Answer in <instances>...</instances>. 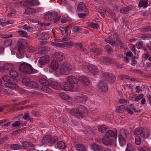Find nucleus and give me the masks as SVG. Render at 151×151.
Wrapping results in <instances>:
<instances>
[{"mask_svg":"<svg viewBox=\"0 0 151 151\" xmlns=\"http://www.w3.org/2000/svg\"><path fill=\"white\" fill-rule=\"evenodd\" d=\"M14 20H12L2 22H1V19H0V25L3 27L9 24H13L14 23Z\"/></svg>","mask_w":151,"mask_h":151,"instance_id":"obj_27","label":"nucleus"},{"mask_svg":"<svg viewBox=\"0 0 151 151\" xmlns=\"http://www.w3.org/2000/svg\"><path fill=\"white\" fill-rule=\"evenodd\" d=\"M10 75L12 77H17L18 76V73L15 70H12L9 72Z\"/></svg>","mask_w":151,"mask_h":151,"instance_id":"obj_38","label":"nucleus"},{"mask_svg":"<svg viewBox=\"0 0 151 151\" xmlns=\"http://www.w3.org/2000/svg\"><path fill=\"white\" fill-rule=\"evenodd\" d=\"M51 86L53 88L58 90H61L60 84H59L57 82L53 81L50 83Z\"/></svg>","mask_w":151,"mask_h":151,"instance_id":"obj_18","label":"nucleus"},{"mask_svg":"<svg viewBox=\"0 0 151 151\" xmlns=\"http://www.w3.org/2000/svg\"><path fill=\"white\" fill-rule=\"evenodd\" d=\"M29 81L30 79L29 78H23L22 81V82L24 84H25L27 86H29L30 83V82H29Z\"/></svg>","mask_w":151,"mask_h":151,"instance_id":"obj_39","label":"nucleus"},{"mask_svg":"<svg viewBox=\"0 0 151 151\" xmlns=\"http://www.w3.org/2000/svg\"><path fill=\"white\" fill-rule=\"evenodd\" d=\"M140 137L137 136L135 137V143L137 145H139L141 143Z\"/></svg>","mask_w":151,"mask_h":151,"instance_id":"obj_57","label":"nucleus"},{"mask_svg":"<svg viewBox=\"0 0 151 151\" xmlns=\"http://www.w3.org/2000/svg\"><path fill=\"white\" fill-rule=\"evenodd\" d=\"M85 13H79L78 14V16L80 17H83L85 16L88 15V11L84 12Z\"/></svg>","mask_w":151,"mask_h":151,"instance_id":"obj_63","label":"nucleus"},{"mask_svg":"<svg viewBox=\"0 0 151 151\" xmlns=\"http://www.w3.org/2000/svg\"><path fill=\"white\" fill-rule=\"evenodd\" d=\"M52 45H53L59 47H70L73 45V43L71 42H65L63 43L53 42L52 43Z\"/></svg>","mask_w":151,"mask_h":151,"instance_id":"obj_6","label":"nucleus"},{"mask_svg":"<svg viewBox=\"0 0 151 151\" xmlns=\"http://www.w3.org/2000/svg\"><path fill=\"white\" fill-rule=\"evenodd\" d=\"M2 79L4 81L7 82L10 81L9 76L6 75H5L3 77Z\"/></svg>","mask_w":151,"mask_h":151,"instance_id":"obj_61","label":"nucleus"},{"mask_svg":"<svg viewBox=\"0 0 151 151\" xmlns=\"http://www.w3.org/2000/svg\"><path fill=\"white\" fill-rule=\"evenodd\" d=\"M25 44L27 45H28V43L26 40L22 39L19 40V46H20L22 48L24 49L25 46Z\"/></svg>","mask_w":151,"mask_h":151,"instance_id":"obj_29","label":"nucleus"},{"mask_svg":"<svg viewBox=\"0 0 151 151\" xmlns=\"http://www.w3.org/2000/svg\"><path fill=\"white\" fill-rule=\"evenodd\" d=\"M18 32L22 37H25L27 35V33L25 31L22 30H19L18 31Z\"/></svg>","mask_w":151,"mask_h":151,"instance_id":"obj_64","label":"nucleus"},{"mask_svg":"<svg viewBox=\"0 0 151 151\" xmlns=\"http://www.w3.org/2000/svg\"><path fill=\"white\" fill-rule=\"evenodd\" d=\"M88 25L90 27H92L93 28L95 29L97 28L98 27V24L94 23L91 22L89 23Z\"/></svg>","mask_w":151,"mask_h":151,"instance_id":"obj_56","label":"nucleus"},{"mask_svg":"<svg viewBox=\"0 0 151 151\" xmlns=\"http://www.w3.org/2000/svg\"><path fill=\"white\" fill-rule=\"evenodd\" d=\"M61 89L66 91H70L75 92L77 91L78 89V86L76 85H71L68 82L62 83L60 84Z\"/></svg>","mask_w":151,"mask_h":151,"instance_id":"obj_2","label":"nucleus"},{"mask_svg":"<svg viewBox=\"0 0 151 151\" xmlns=\"http://www.w3.org/2000/svg\"><path fill=\"white\" fill-rule=\"evenodd\" d=\"M59 65L57 62L55 60H52L51 63L50 67L53 70H56L59 68Z\"/></svg>","mask_w":151,"mask_h":151,"instance_id":"obj_19","label":"nucleus"},{"mask_svg":"<svg viewBox=\"0 0 151 151\" xmlns=\"http://www.w3.org/2000/svg\"><path fill=\"white\" fill-rule=\"evenodd\" d=\"M23 4L24 6L26 7H32L31 0H28L24 1Z\"/></svg>","mask_w":151,"mask_h":151,"instance_id":"obj_40","label":"nucleus"},{"mask_svg":"<svg viewBox=\"0 0 151 151\" xmlns=\"http://www.w3.org/2000/svg\"><path fill=\"white\" fill-rule=\"evenodd\" d=\"M57 146L59 148L61 149H64L67 147L66 143L62 141L58 142L57 143Z\"/></svg>","mask_w":151,"mask_h":151,"instance_id":"obj_24","label":"nucleus"},{"mask_svg":"<svg viewBox=\"0 0 151 151\" xmlns=\"http://www.w3.org/2000/svg\"><path fill=\"white\" fill-rule=\"evenodd\" d=\"M98 87L102 91H106L107 90V85L104 81H101L98 85Z\"/></svg>","mask_w":151,"mask_h":151,"instance_id":"obj_14","label":"nucleus"},{"mask_svg":"<svg viewBox=\"0 0 151 151\" xmlns=\"http://www.w3.org/2000/svg\"><path fill=\"white\" fill-rule=\"evenodd\" d=\"M143 46V44L141 41H139L136 44V47L139 49L142 48Z\"/></svg>","mask_w":151,"mask_h":151,"instance_id":"obj_59","label":"nucleus"},{"mask_svg":"<svg viewBox=\"0 0 151 151\" xmlns=\"http://www.w3.org/2000/svg\"><path fill=\"white\" fill-rule=\"evenodd\" d=\"M117 134V131L116 130L113 131L111 130H109L106 134L105 136L108 137H116Z\"/></svg>","mask_w":151,"mask_h":151,"instance_id":"obj_23","label":"nucleus"},{"mask_svg":"<svg viewBox=\"0 0 151 151\" xmlns=\"http://www.w3.org/2000/svg\"><path fill=\"white\" fill-rule=\"evenodd\" d=\"M22 149H25L28 150L30 149H34V145L32 144L27 142H24L22 143Z\"/></svg>","mask_w":151,"mask_h":151,"instance_id":"obj_8","label":"nucleus"},{"mask_svg":"<svg viewBox=\"0 0 151 151\" xmlns=\"http://www.w3.org/2000/svg\"><path fill=\"white\" fill-rule=\"evenodd\" d=\"M59 96L63 100H68L70 97L69 95L64 93H61L59 94Z\"/></svg>","mask_w":151,"mask_h":151,"instance_id":"obj_36","label":"nucleus"},{"mask_svg":"<svg viewBox=\"0 0 151 151\" xmlns=\"http://www.w3.org/2000/svg\"><path fill=\"white\" fill-rule=\"evenodd\" d=\"M47 86L42 87L41 88L42 90L46 93H51L52 92L51 90L47 87Z\"/></svg>","mask_w":151,"mask_h":151,"instance_id":"obj_41","label":"nucleus"},{"mask_svg":"<svg viewBox=\"0 0 151 151\" xmlns=\"http://www.w3.org/2000/svg\"><path fill=\"white\" fill-rule=\"evenodd\" d=\"M143 128L141 127L139 129H136L134 131V134L135 135H139L140 134V136L143 135Z\"/></svg>","mask_w":151,"mask_h":151,"instance_id":"obj_31","label":"nucleus"},{"mask_svg":"<svg viewBox=\"0 0 151 151\" xmlns=\"http://www.w3.org/2000/svg\"><path fill=\"white\" fill-rule=\"evenodd\" d=\"M126 151H134V149L133 145L131 144H129L127 145V147L126 150Z\"/></svg>","mask_w":151,"mask_h":151,"instance_id":"obj_43","label":"nucleus"},{"mask_svg":"<svg viewBox=\"0 0 151 151\" xmlns=\"http://www.w3.org/2000/svg\"><path fill=\"white\" fill-rule=\"evenodd\" d=\"M127 110L129 114H132L135 111L136 109L134 108H132L131 109L130 108H127Z\"/></svg>","mask_w":151,"mask_h":151,"instance_id":"obj_52","label":"nucleus"},{"mask_svg":"<svg viewBox=\"0 0 151 151\" xmlns=\"http://www.w3.org/2000/svg\"><path fill=\"white\" fill-rule=\"evenodd\" d=\"M139 5L141 7H147L148 5V0H141L139 2Z\"/></svg>","mask_w":151,"mask_h":151,"instance_id":"obj_30","label":"nucleus"},{"mask_svg":"<svg viewBox=\"0 0 151 151\" xmlns=\"http://www.w3.org/2000/svg\"><path fill=\"white\" fill-rule=\"evenodd\" d=\"M29 86L32 87L37 88L38 86V85L36 82H30Z\"/></svg>","mask_w":151,"mask_h":151,"instance_id":"obj_47","label":"nucleus"},{"mask_svg":"<svg viewBox=\"0 0 151 151\" xmlns=\"http://www.w3.org/2000/svg\"><path fill=\"white\" fill-rule=\"evenodd\" d=\"M68 82L71 84H75L78 82V78L75 76H68L66 78Z\"/></svg>","mask_w":151,"mask_h":151,"instance_id":"obj_9","label":"nucleus"},{"mask_svg":"<svg viewBox=\"0 0 151 151\" xmlns=\"http://www.w3.org/2000/svg\"><path fill=\"white\" fill-rule=\"evenodd\" d=\"M42 35H44V36H42V37L40 38L41 40H47L49 38V36L48 34L45 33H42Z\"/></svg>","mask_w":151,"mask_h":151,"instance_id":"obj_49","label":"nucleus"},{"mask_svg":"<svg viewBox=\"0 0 151 151\" xmlns=\"http://www.w3.org/2000/svg\"><path fill=\"white\" fill-rule=\"evenodd\" d=\"M71 69V66L69 63L67 62L63 63L60 69V73L64 75H68Z\"/></svg>","mask_w":151,"mask_h":151,"instance_id":"obj_4","label":"nucleus"},{"mask_svg":"<svg viewBox=\"0 0 151 151\" xmlns=\"http://www.w3.org/2000/svg\"><path fill=\"white\" fill-rule=\"evenodd\" d=\"M76 150L78 151H84L86 149L85 146L82 144H78L76 146Z\"/></svg>","mask_w":151,"mask_h":151,"instance_id":"obj_28","label":"nucleus"},{"mask_svg":"<svg viewBox=\"0 0 151 151\" xmlns=\"http://www.w3.org/2000/svg\"><path fill=\"white\" fill-rule=\"evenodd\" d=\"M87 109L83 106H79L78 109H71L70 111V114L73 115L78 119L82 118L83 117V114L81 113L82 111L84 113L87 112Z\"/></svg>","mask_w":151,"mask_h":151,"instance_id":"obj_1","label":"nucleus"},{"mask_svg":"<svg viewBox=\"0 0 151 151\" xmlns=\"http://www.w3.org/2000/svg\"><path fill=\"white\" fill-rule=\"evenodd\" d=\"M80 78L82 82L85 85H88L89 83V80L85 76H81Z\"/></svg>","mask_w":151,"mask_h":151,"instance_id":"obj_22","label":"nucleus"},{"mask_svg":"<svg viewBox=\"0 0 151 151\" xmlns=\"http://www.w3.org/2000/svg\"><path fill=\"white\" fill-rule=\"evenodd\" d=\"M45 19L46 20L50 21L52 20V18L51 16V13H48L46 14L45 17Z\"/></svg>","mask_w":151,"mask_h":151,"instance_id":"obj_45","label":"nucleus"},{"mask_svg":"<svg viewBox=\"0 0 151 151\" xmlns=\"http://www.w3.org/2000/svg\"><path fill=\"white\" fill-rule=\"evenodd\" d=\"M119 102L120 104H127L129 103V101L127 99H119Z\"/></svg>","mask_w":151,"mask_h":151,"instance_id":"obj_53","label":"nucleus"},{"mask_svg":"<svg viewBox=\"0 0 151 151\" xmlns=\"http://www.w3.org/2000/svg\"><path fill=\"white\" fill-rule=\"evenodd\" d=\"M82 69L83 70L85 71L88 69L94 75H97L98 72V70L96 67L94 65H92L89 66H86Z\"/></svg>","mask_w":151,"mask_h":151,"instance_id":"obj_5","label":"nucleus"},{"mask_svg":"<svg viewBox=\"0 0 151 151\" xmlns=\"http://www.w3.org/2000/svg\"><path fill=\"white\" fill-rule=\"evenodd\" d=\"M51 137L50 135H47L44 136L42 140V145L44 144H47L48 143L51 144Z\"/></svg>","mask_w":151,"mask_h":151,"instance_id":"obj_21","label":"nucleus"},{"mask_svg":"<svg viewBox=\"0 0 151 151\" xmlns=\"http://www.w3.org/2000/svg\"><path fill=\"white\" fill-rule=\"evenodd\" d=\"M112 142V140L108 137L105 136L102 139V143L105 145H110Z\"/></svg>","mask_w":151,"mask_h":151,"instance_id":"obj_17","label":"nucleus"},{"mask_svg":"<svg viewBox=\"0 0 151 151\" xmlns=\"http://www.w3.org/2000/svg\"><path fill=\"white\" fill-rule=\"evenodd\" d=\"M144 95L143 94H140L134 99V101L138 102L143 98Z\"/></svg>","mask_w":151,"mask_h":151,"instance_id":"obj_54","label":"nucleus"},{"mask_svg":"<svg viewBox=\"0 0 151 151\" xmlns=\"http://www.w3.org/2000/svg\"><path fill=\"white\" fill-rule=\"evenodd\" d=\"M50 59L49 56L46 55L41 57L39 59V62L41 65H44L49 63Z\"/></svg>","mask_w":151,"mask_h":151,"instance_id":"obj_12","label":"nucleus"},{"mask_svg":"<svg viewBox=\"0 0 151 151\" xmlns=\"http://www.w3.org/2000/svg\"><path fill=\"white\" fill-rule=\"evenodd\" d=\"M151 135V132L147 130H144L143 131V135L144 138H149Z\"/></svg>","mask_w":151,"mask_h":151,"instance_id":"obj_35","label":"nucleus"},{"mask_svg":"<svg viewBox=\"0 0 151 151\" xmlns=\"http://www.w3.org/2000/svg\"><path fill=\"white\" fill-rule=\"evenodd\" d=\"M32 6H37L39 5L40 2L38 0H31Z\"/></svg>","mask_w":151,"mask_h":151,"instance_id":"obj_48","label":"nucleus"},{"mask_svg":"<svg viewBox=\"0 0 151 151\" xmlns=\"http://www.w3.org/2000/svg\"><path fill=\"white\" fill-rule=\"evenodd\" d=\"M99 131L102 133H105L106 132L107 127L105 125H102L99 126L98 128Z\"/></svg>","mask_w":151,"mask_h":151,"instance_id":"obj_37","label":"nucleus"},{"mask_svg":"<svg viewBox=\"0 0 151 151\" xmlns=\"http://www.w3.org/2000/svg\"><path fill=\"white\" fill-rule=\"evenodd\" d=\"M126 107L124 105H120L116 107V112L122 113L124 112L126 109Z\"/></svg>","mask_w":151,"mask_h":151,"instance_id":"obj_34","label":"nucleus"},{"mask_svg":"<svg viewBox=\"0 0 151 151\" xmlns=\"http://www.w3.org/2000/svg\"><path fill=\"white\" fill-rule=\"evenodd\" d=\"M139 151H150L149 147H144L139 148Z\"/></svg>","mask_w":151,"mask_h":151,"instance_id":"obj_58","label":"nucleus"},{"mask_svg":"<svg viewBox=\"0 0 151 151\" xmlns=\"http://www.w3.org/2000/svg\"><path fill=\"white\" fill-rule=\"evenodd\" d=\"M3 68L5 70H9L13 69V65L11 63H6L3 65Z\"/></svg>","mask_w":151,"mask_h":151,"instance_id":"obj_26","label":"nucleus"},{"mask_svg":"<svg viewBox=\"0 0 151 151\" xmlns=\"http://www.w3.org/2000/svg\"><path fill=\"white\" fill-rule=\"evenodd\" d=\"M12 43V40L9 39L5 40L4 42V44L5 46L7 47L11 45Z\"/></svg>","mask_w":151,"mask_h":151,"instance_id":"obj_55","label":"nucleus"},{"mask_svg":"<svg viewBox=\"0 0 151 151\" xmlns=\"http://www.w3.org/2000/svg\"><path fill=\"white\" fill-rule=\"evenodd\" d=\"M36 12L35 9L33 8H30L27 9L25 10V13L27 14L28 13H35Z\"/></svg>","mask_w":151,"mask_h":151,"instance_id":"obj_42","label":"nucleus"},{"mask_svg":"<svg viewBox=\"0 0 151 151\" xmlns=\"http://www.w3.org/2000/svg\"><path fill=\"white\" fill-rule=\"evenodd\" d=\"M60 29L62 34L63 35L66 32H67L68 31V28L67 27H61Z\"/></svg>","mask_w":151,"mask_h":151,"instance_id":"obj_46","label":"nucleus"},{"mask_svg":"<svg viewBox=\"0 0 151 151\" xmlns=\"http://www.w3.org/2000/svg\"><path fill=\"white\" fill-rule=\"evenodd\" d=\"M18 52L16 54V56L19 58H22L24 56L25 53L24 49L22 48L20 46L18 47Z\"/></svg>","mask_w":151,"mask_h":151,"instance_id":"obj_16","label":"nucleus"},{"mask_svg":"<svg viewBox=\"0 0 151 151\" xmlns=\"http://www.w3.org/2000/svg\"><path fill=\"white\" fill-rule=\"evenodd\" d=\"M55 59L58 61H61L65 58L64 54L61 52H56L54 54Z\"/></svg>","mask_w":151,"mask_h":151,"instance_id":"obj_13","label":"nucleus"},{"mask_svg":"<svg viewBox=\"0 0 151 151\" xmlns=\"http://www.w3.org/2000/svg\"><path fill=\"white\" fill-rule=\"evenodd\" d=\"M10 148L12 150H16L17 149H22V146L16 144H11L10 146Z\"/></svg>","mask_w":151,"mask_h":151,"instance_id":"obj_33","label":"nucleus"},{"mask_svg":"<svg viewBox=\"0 0 151 151\" xmlns=\"http://www.w3.org/2000/svg\"><path fill=\"white\" fill-rule=\"evenodd\" d=\"M125 131V130L124 129H121L120 130L121 134H124V133H123V132H124ZM119 140L120 145L122 146H124L126 144L125 139L124 138L122 134H120L119 136Z\"/></svg>","mask_w":151,"mask_h":151,"instance_id":"obj_10","label":"nucleus"},{"mask_svg":"<svg viewBox=\"0 0 151 151\" xmlns=\"http://www.w3.org/2000/svg\"><path fill=\"white\" fill-rule=\"evenodd\" d=\"M73 30L75 32H78L81 33V32L82 29L80 27L76 26L73 28Z\"/></svg>","mask_w":151,"mask_h":151,"instance_id":"obj_51","label":"nucleus"},{"mask_svg":"<svg viewBox=\"0 0 151 151\" xmlns=\"http://www.w3.org/2000/svg\"><path fill=\"white\" fill-rule=\"evenodd\" d=\"M46 50L44 48H40L38 49V50L37 53V54H43L46 53Z\"/></svg>","mask_w":151,"mask_h":151,"instance_id":"obj_50","label":"nucleus"},{"mask_svg":"<svg viewBox=\"0 0 151 151\" xmlns=\"http://www.w3.org/2000/svg\"><path fill=\"white\" fill-rule=\"evenodd\" d=\"M24 93L29 95H30V94L32 93L33 94H35V95H40V94L41 95V94L40 93H38L37 91L34 90H33V91H32L31 92H29L28 91L26 90H24Z\"/></svg>","mask_w":151,"mask_h":151,"instance_id":"obj_44","label":"nucleus"},{"mask_svg":"<svg viewBox=\"0 0 151 151\" xmlns=\"http://www.w3.org/2000/svg\"><path fill=\"white\" fill-rule=\"evenodd\" d=\"M104 76L107 81L110 83H113L115 81V77L112 73H105Z\"/></svg>","mask_w":151,"mask_h":151,"instance_id":"obj_7","label":"nucleus"},{"mask_svg":"<svg viewBox=\"0 0 151 151\" xmlns=\"http://www.w3.org/2000/svg\"><path fill=\"white\" fill-rule=\"evenodd\" d=\"M77 10L79 12L88 11L86 5L83 2H81L78 4Z\"/></svg>","mask_w":151,"mask_h":151,"instance_id":"obj_15","label":"nucleus"},{"mask_svg":"<svg viewBox=\"0 0 151 151\" xmlns=\"http://www.w3.org/2000/svg\"><path fill=\"white\" fill-rule=\"evenodd\" d=\"M92 147L94 151H100L102 149V147L101 145L95 143L93 144Z\"/></svg>","mask_w":151,"mask_h":151,"instance_id":"obj_32","label":"nucleus"},{"mask_svg":"<svg viewBox=\"0 0 151 151\" xmlns=\"http://www.w3.org/2000/svg\"><path fill=\"white\" fill-rule=\"evenodd\" d=\"M21 125V123L19 121H16L14 122L12 124V126L13 127H19Z\"/></svg>","mask_w":151,"mask_h":151,"instance_id":"obj_60","label":"nucleus"},{"mask_svg":"<svg viewBox=\"0 0 151 151\" xmlns=\"http://www.w3.org/2000/svg\"><path fill=\"white\" fill-rule=\"evenodd\" d=\"M132 6L131 5L128 6L126 7L121 8L120 11L121 13L124 14L128 13L132 9Z\"/></svg>","mask_w":151,"mask_h":151,"instance_id":"obj_20","label":"nucleus"},{"mask_svg":"<svg viewBox=\"0 0 151 151\" xmlns=\"http://www.w3.org/2000/svg\"><path fill=\"white\" fill-rule=\"evenodd\" d=\"M19 70L24 73L31 74L32 72L33 68L31 65L25 62H23L19 66Z\"/></svg>","mask_w":151,"mask_h":151,"instance_id":"obj_3","label":"nucleus"},{"mask_svg":"<svg viewBox=\"0 0 151 151\" xmlns=\"http://www.w3.org/2000/svg\"><path fill=\"white\" fill-rule=\"evenodd\" d=\"M17 81L16 79H14L13 81H8L4 85L6 87H7L9 88H16L18 86L15 84V82H17Z\"/></svg>","mask_w":151,"mask_h":151,"instance_id":"obj_11","label":"nucleus"},{"mask_svg":"<svg viewBox=\"0 0 151 151\" xmlns=\"http://www.w3.org/2000/svg\"><path fill=\"white\" fill-rule=\"evenodd\" d=\"M58 137L56 136H54L52 137H51V144L53 143L58 141Z\"/></svg>","mask_w":151,"mask_h":151,"instance_id":"obj_62","label":"nucleus"},{"mask_svg":"<svg viewBox=\"0 0 151 151\" xmlns=\"http://www.w3.org/2000/svg\"><path fill=\"white\" fill-rule=\"evenodd\" d=\"M39 81L40 83L43 85L46 86H49V83L48 81L44 78H41L39 79Z\"/></svg>","mask_w":151,"mask_h":151,"instance_id":"obj_25","label":"nucleus"}]
</instances>
